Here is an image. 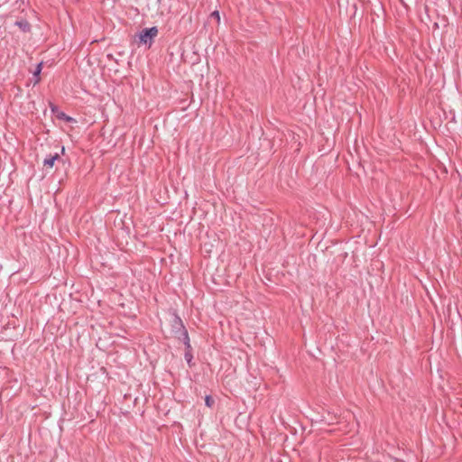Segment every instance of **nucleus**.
<instances>
[{"mask_svg": "<svg viewBox=\"0 0 462 462\" xmlns=\"http://www.w3.org/2000/svg\"><path fill=\"white\" fill-rule=\"evenodd\" d=\"M211 16L214 17L217 23H219L220 21V15H219V13L218 11H214L212 14H211Z\"/></svg>", "mask_w": 462, "mask_h": 462, "instance_id": "obj_8", "label": "nucleus"}, {"mask_svg": "<svg viewBox=\"0 0 462 462\" xmlns=\"http://www.w3.org/2000/svg\"><path fill=\"white\" fill-rule=\"evenodd\" d=\"M56 161H60V157L58 153L46 158L43 161V165L48 168H52Z\"/></svg>", "mask_w": 462, "mask_h": 462, "instance_id": "obj_3", "label": "nucleus"}, {"mask_svg": "<svg viewBox=\"0 0 462 462\" xmlns=\"http://www.w3.org/2000/svg\"><path fill=\"white\" fill-rule=\"evenodd\" d=\"M158 34L157 27L153 26L148 29H143L139 34V41L141 43H150Z\"/></svg>", "mask_w": 462, "mask_h": 462, "instance_id": "obj_2", "label": "nucleus"}, {"mask_svg": "<svg viewBox=\"0 0 462 462\" xmlns=\"http://www.w3.org/2000/svg\"><path fill=\"white\" fill-rule=\"evenodd\" d=\"M192 358H193V356L191 354V347L188 348V346H186L185 359L187 360V362L189 365H190Z\"/></svg>", "mask_w": 462, "mask_h": 462, "instance_id": "obj_6", "label": "nucleus"}, {"mask_svg": "<svg viewBox=\"0 0 462 462\" xmlns=\"http://www.w3.org/2000/svg\"><path fill=\"white\" fill-rule=\"evenodd\" d=\"M15 25H17L23 32H28L31 28L30 23L25 20L15 22Z\"/></svg>", "mask_w": 462, "mask_h": 462, "instance_id": "obj_4", "label": "nucleus"}, {"mask_svg": "<svg viewBox=\"0 0 462 462\" xmlns=\"http://www.w3.org/2000/svg\"><path fill=\"white\" fill-rule=\"evenodd\" d=\"M42 64L39 63L35 69V71L33 72V77L35 78L34 84L38 83L40 81L39 75L42 71Z\"/></svg>", "mask_w": 462, "mask_h": 462, "instance_id": "obj_5", "label": "nucleus"}, {"mask_svg": "<svg viewBox=\"0 0 462 462\" xmlns=\"http://www.w3.org/2000/svg\"><path fill=\"white\" fill-rule=\"evenodd\" d=\"M60 117H65V118H66V120H67V121H69V122L72 120V118H71V117H69V116H65V114H63V113L61 114Z\"/></svg>", "mask_w": 462, "mask_h": 462, "instance_id": "obj_9", "label": "nucleus"}, {"mask_svg": "<svg viewBox=\"0 0 462 462\" xmlns=\"http://www.w3.org/2000/svg\"><path fill=\"white\" fill-rule=\"evenodd\" d=\"M61 153H62V154H64V153H65V148H64V147H62V148H61Z\"/></svg>", "mask_w": 462, "mask_h": 462, "instance_id": "obj_10", "label": "nucleus"}, {"mask_svg": "<svg viewBox=\"0 0 462 462\" xmlns=\"http://www.w3.org/2000/svg\"><path fill=\"white\" fill-rule=\"evenodd\" d=\"M205 403L208 407H212L215 403V401L211 396L208 395L205 398Z\"/></svg>", "mask_w": 462, "mask_h": 462, "instance_id": "obj_7", "label": "nucleus"}, {"mask_svg": "<svg viewBox=\"0 0 462 462\" xmlns=\"http://www.w3.org/2000/svg\"><path fill=\"white\" fill-rule=\"evenodd\" d=\"M171 328L172 331L175 334V337L179 339H182L185 346H188V348H190V343H189V337L188 335V331L185 328L182 320L180 317L174 316L171 320Z\"/></svg>", "mask_w": 462, "mask_h": 462, "instance_id": "obj_1", "label": "nucleus"}]
</instances>
